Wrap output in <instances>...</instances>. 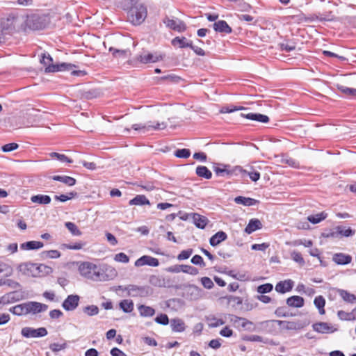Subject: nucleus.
<instances>
[{"label": "nucleus", "mask_w": 356, "mask_h": 356, "mask_svg": "<svg viewBox=\"0 0 356 356\" xmlns=\"http://www.w3.org/2000/svg\"><path fill=\"white\" fill-rule=\"evenodd\" d=\"M17 269L19 271L26 275H31L32 277H37L36 264L32 262H25L20 264Z\"/></svg>", "instance_id": "2eb2a0df"}, {"label": "nucleus", "mask_w": 356, "mask_h": 356, "mask_svg": "<svg viewBox=\"0 0 356 356\" xmlns=\"http://www.w3.org/2000/svg\"><path fill=\"white\" fill-rule=\"evenodd\" d=\"M65 225L73 236L81 235L82 232L79 230L78 227L74 222H65Z\"/></svg>", "instance_id": "603ef678"}, {"label": "nucleus", "mask_w": 356, "mask_h": 356, "mask_svg": "<svg viewBox=\"0 0 356 356\" xmlns=\"http://www.w3.org/2000/svg\"><path fill=\"white\" fill-rule=\"evenodd\" d=\"M248 170H244L241 166L236 165L232 168H229L227 172V177L230 178L233 176L240 177L241 179H244L247 177Z\"/></svg>", "instance_id": "a878e982"}, {"label": "nucleus", "mask_w": 356, "mask_h": 356, "mask_svg": "<svg viewBox=\"0 0 356 356\" xmlns=\"http://www.w3.org/2000/svg\"><path fill=\"white\" fill-rule=\"evenodd\" d=\"M313 330L318 333H333L337 331V328H334L330 324L326 322H317L312 325Z\"/></svg>", "instance_id": "f3484780"}, {"label": "nucleus", "mask_w": 356, "mask_h": 356, "mask_svg": "<svg viewBox=\"0 0 356 356\" xmlns=\"http://www.w3.org/2000/svg\"><path fill=\"white\" fill-rule=\"evenodd\" d=\"M273 286L270 283L261 284L257 287V292L260 294H265L272 291Z\"/></svg>", "instance_id": "4d7b16f0"}, {"label": "nucleus", "mask_w": 356, "mask_h": 356, "mask_svg": "<svg viewBox=\"0 0 356 356\" xmlns=\"http://www.w3.org/2000/svg\"><path fill=\"white\" fill-rule=\"evenodd\" d=\"M330 290L337 292L341 297V298L346 302L352 304L356 302V296L355 294L349 293L346 290L337 289L334 287H331Z\"/></svg>", "instance_id": "aec40b11"}, {"label": "nucleus", "mask_w": 356, "mask_h": 356, "mask_svg": "<svg viewBox=\"0 0 356 356\" xmlns=\"http://www.w3.org/2000/svg\"><path fill=\"white\" fill-rule=\"evenodd\" d=\"M171 44L174 47L178 46L179 48L181 49L186 47L191 48L193 42L191 40H188L184 36H177L172 40Z\"/></svg>", "instance_id": "b1692460"}, {"label": "nucleus", "mask_w": 356, "mask_h": 356, "mask_svg": "<svg viewBox=\"0 0 356 356\" xmlns=\"http://www.w3.org/2000/svg\"><path fill=\"white\" fill-rule=\"evenodd\" d=\"M337 89L348 97L356 99V88H348L342 85H337Z\"/></svg>", "instance_id": "ea45409f"}, {"label": "nucleus", "mask_w": 356, "mask_h": 356, "mask_svg": "<svg viewBox=\"0 0 356 356\" xmlns=\"http://www.w3.org/2000/svg\"><path fill=\"white\" fill-rule=\"evenodd\" d=\"M332 260L337 265H346L351 262L352 257L344 253H335L332 257Z\"/></svg>", "instance_id": "4be33fe9"}, {"label": "nucleus", "mask_w": 356, "mask_h": 356, "mask_svg": "<svg viewBox=\"0 0 356 356\" xmlns=\"http://www.w3.org/2000/svg\"><path fill=\"white\" fill-rule=\"evenodd\" d=\"M37 268V277H42L52 273L53 269L51 267L47 266L43 264H36Z\"/></svg>", "instance_id": "37998d69"}, {"label": "nucleus", "mask_w": 356, "mask_h": 356, "mask_svg": "<svg viewBox=\"0 0 356 356\" xmlns=\"http://www.w3.org/2000/svg\"><path fill=\"white\" fill-rule=\"evenodd\" d=\"M247 176H249L250 179L254 182L257 181L260 179V173L258 171L254 170L252 166L250 168V170H248Z\"/></svg>", "instance_id": "338daca9"}, {"label": "nucleus", "mask_w": 356, "mask_h": 356, "mask_svg": "<svg viewBox=\"0 0 356 356\" xmlns=\"http://www.w3.org/2000/svg\"><path fill=\"white\" fill-rule=\"evenodd\" d=\"M147 15L145 5L137 1H130V8L128 10L129 20L135 25H139L144 22Z\"/></svg>", "instance_id": "f257e3e1"}, {"label": "nucleus", "mask_w": 356, "mask_h": 356, "mask_svg": "<svg viewBox=\"0 0 356 356\" xmlns=\"http://www.w3.org/2000/svg\"><path fill=\"white\" fill-rule=\"evenodd\" d=\"M154 321L156 323L167 325L169 323V318L167 314H160L155 318Z\"/></svg>", "instance_id": "052dcab7"}, {"label": "nucleus", "mask_w": 356, "mask_h": 356, "mask_svg": "<svg viewBox=\"0 0 356 356\" xmlns=\"http://www.w3.org/2000/svg\"><path fill=\"white\" fill-rule=\"evenodd\" d=\"M145 265L156 267L159 265V261L158 259L149 255H143L135 261V266L136 267H140Z\"/></svg>", "instance_id": "dca6fc26"}, {"label": "nucleus", "mask_w": 356, "mask_h": 356, "mask_svg": "<svg viewBox=\"0 0 356 356\" xmlns=\"http://www.w3.org/2000/svg\"><path fill=\"white\" fill-rule=\"evenodd\" d=\"M213 29L216 32L220 33H225V34H229L232 33V29L229 26V24L227 23L225 20H218L214 22V24L212 25Z\"/></svg>", "instance_id": "a211bd4d"}, {"label": "nucleus", "mask_w": 356, "mask_h": 356, "mask_svg": "<svg viewBox=\"0 0 356 356\" xmlns=\"http://www.w3.org/2000/svg\"><path fill=\"white\" fill-rule=\"evenodd\" d=\"M234 201L236 204L248 207L254 206L259 203V201L257 200L244 196H237L234 198Z\"/></svg>", "instance_id": "cd10ccee"}, {"label": "nucleus", "mask_w": 356, "mask_h": 356, "mask_svg": "<svg viewBox=\"0 0 356 356\" xmlns=\"http://www.w3.org/2000/svg\"><path fill=\"white\" fill-rule=\"evenodd\" d=\"M337 316H338L339 318L341 321H353V318H352L353 315H352L351 312H346L343 310H339L337 312Z\"/></svg>", "instance_id": "69168bd1"}, {"label": "nucleus", "mask_w": 356, "mask_h": 356, "mask_svg": "<svg viewBox=\"0 0 356 356\" xmlns=\"http://www.w3.org/2000/svg\"><path fill=\"white\" fill-rule=\"evenodd\" d=\"M191 261L194 265H197V266H200L201 267H205L206 266V264L204 261L203 258L200 255H198V254L194 255L192 257Z\"/></svg>", "instance_id": "774afa93"}, {"label": "nucleus", "mask_w": 356, "mask_h": 356, "mask_svg": "<svg viewBox=\"0 0 356 356\" xmlns=\"http://www.w3.org/2000/svg\"><path fill=\"white\" fill-rule=\"evenodd\" d=\"M262 228L261 221L257 218H252L249 220L248 225L245 228V232L250 234L256 230Z\"/></svg>", "instance_id": "bb28decb"}, {"label": "nucleus", "mask_w": 356, "mask_h": 356, "mask_svg": "<svg viewBox=\"0 0 356 356\" xmlns=\"http://www.w3.org/2000/svg\"><path fill=\"white\" fill-rule=\"evenodd\" d=\"M163 22L169 29L178 32H184L187 29L186 24L182 20L179 19L175 20L170 19L168 16H165L163 19Z\"/></svg>", "instance_id": "9d476101"}, {"label": "nucleus", "mask_w": 356, "mask_h": 356, "mask_svg": "<svg viewBox=\"0 0 356 356\" xmlns=\"http://www.w3.org/2000/svg\"><path fill=\"white\" fill-rule=\"evenodd\" d=\"M50 178L54 181H60L68 186H72L76 183V180L74 178L65 175H54Z\"/></svg>", "instance_id": "7c9ffc66"}, {"label": "nucleus", "mask_w": 356, "mask_h": 356, "mask_svg": "<svg viewBox=\"0 0 356 356\" xmlns=\"http://www.w3.org/2000/svg\"><path fill=\"white\" fill-rule=\"evenodd\" d=\"M227 238V234L223 231H218L209 238L211 246L216 247Z\"/></svg>", "instance_id": "5701e85b"}, {"label": "nucleus", "mask_w": 356, "mask_h": 356, "mask_svg": "<svg viewBox=\"0 0 356 356\" xmlns=\"http://www.w3.org/2000/svg\"><path fill=\"white\" fill-rule=\"evenodd\" d=\"M240 115L248 120L257 121L261 123H268L270 120L268 116L257 113L248 112V114H240Z\"/></svg>", "instance_id": "412c9836"}, {"label": "nucleus", "mask_w": 356, "mask_h": 356, "mask_svg": "<svg viewBox=\"0 0 356 356\" xmlns=\"http://www.w3.org/2000/svg\"><path fill=\"white\" fill-rule=\"evenodd\" d=\"M50 156L52 158H56L58 160L63 163H72V160L66 156L65 154H59L57 152H51L50 153Z\"/></svg>", "instance_id": "bf43d9fd"}, {"label": "nucleus", "mask_w": 356, "mask_h": 356, "mask_svg": "<svg viewBox=\"0 0 356 356\" xmlns=\"http://www.w3.org/2000/svg\"><path fill=\"white\" fill-rule=\"evenodd\" d=\"M134 302L130 299L122 300L119 303V307L124 313H130L134 310Z\"/></svg>", "instance_id": "79ce46f5"}, {"label": "nucleus", "mask_w": 356, "mask_h": 356, "mask_svg": "<svg viewBox=\"0 0 356 356\" xmlns=\"http://www.w3.org/2000/svg\"><path fill=\"white\" fill-rule=\"evenodd\" d=\"M44 243L41 241H29L20 245V248L23 250H33L42 248Z\"/></svg>", "instance_id": "c85d7f7f"}, {"label": "nucleus", "mask_w": 356, "mask_h": 356, "mask_svg": "<svg viewBox=\"0 0 356 356\" xmlns=\"http://www.w3.org/2000/svg\"><path fill=\"white\" fill-rule=\"evenodd\" d=\"M309 320H297L295 321H286L280 320H268L259 323L262 327H273L275 323L280 325L282 330H299L303 329L309 324Z\"/></svg>", "instance_id": "f03ea898"}, {"label": "nucleus", "mask_w": 356, "mask_h": 356, "mask_svg": "<svg viewBox=\"0 0 356 356\" xmlns=\"http://www.w3.org/2000/svg\"><path fill=\"white\" fill-rule=\"evenodd\" d=\"M294 282L291 280L280 281L275 285V291L280 293L291 291L293 287Z\"/></svg>", "instance_id": "6ab92c4d"}, {"label": "nucleus", "mask_w": 356, "mask_h": 356, "mask_svg": "<svg viewBox=\"0 0 356 356\" xmlns=\"http://www.w3.org/2000/svg\"><path fill=\"white\" fill-rule=\"evenodd\" d=\"M75 67L76 66L74 65L67 63L48 64V66L45 68L44 72L46 73H51L57 72L70 71Z\"/></svg>", "instance_id": "ddd939ff"}, {"label": "nucleus", "mask_w": 356, "mask_h": 356, "mask_svg": "<svg viewBox=\"0 0 356 356\" xmlns=\"http://www.w3.org/2000/svg\"><path fill=\"white\" fill-rule=\"evenodd\" d=\"M314 304L315 307L318 309L319 314L323 315L325 314V300L322 296H316L314 298Z\"/></svg>", "instance_id": "49530a36"}, {"label": "nucleus", "mask_w": 356, "mask_h": 356, "mask_svg": "<svg viewBox=\"0 0 356 356\" xmlns=\"http://www.w3.org/2000/svg\"><path fill=\"white\" fill-rule=\"evenodd\" d=\"M9 312L16 316H22L23 314H29L27 303L24 302L22 304L15 305L13 307H10L9 309Z\"/></svg>", "instance_id": "2f4dec72"}, {"label": "nucleus", "mask_w": 356, "mask_h": 356, "mask_svg": "<svg viewBox=\"0 0 356 356\" xmlns=\"http://www.w3.org/2000/svg\"><path fill=\"white\" fill-rule=\"evenodd\" d=\"M327 216V213L325 211H322L317 214L310 215L307 217V220L312 224H317L325 220Z\"/></svg>", "instance_id": "a18cd8bd"}, {"label": "nucleus", "mask_w": 356, "mask_h": 356, "mask_svg": "<svg viewBox=\"0 0 356 356\" xmlns=\"http://www.w3.org/2000/svg\"><path fill=\"white\" fill-rule=\"evenodd\" d=\"M83 311L87 315L92 316L97 315L99 313V308L96 305H88L83 307Z\"/></svg>", "instance_id": "13d9d810"}, {"label": "nucleus", "mask_w": 356, "mask_h": 356, "mask_svg": "<svg viewBox=\"0 0 356 356\" xmlns=\"http://www.w3.org/2000/svg\"><path fill=\"white\" fill-rule=\"evenodd\" d=\"M14 29L15 27L10 19H0V44L6 42Z\"/></svg>", "instance_id": "0eeeda50"}, {"label": "nucleus", "mask_w": 356, "mask_h": 356, "mask_svg": "<svg viewBox=\"0 0 356 356\" xmlns=\"http://www.w3.org/2000/svg\"><path fill=\"white\" fill-rule=\"evenodd\" d=\"M174 154L177 158L187 159L191 155V150L186 148L178 149L175 152Z\"/></svg>", "instance_id": "6e6d98bb"}, {"label": "nucleus", "mask_w": 356, "mask_h": 356, "mask_svg": "<svg viewBox=\"0 0 356 356\" xmlns=\"http://www.w3.org/2000/svg\"><path fill=\"white\" fill-rule=\"evenodd\" d=\"M29 313L37 314L40 312L41 303L38 302H27Z\"/></svg>", "instance_id": "3c124183"}, {"label": "nucleus", "mask_w": 356, "mask_h": 356, "mask_svg": "<svg viewBox=\"0 0 356 356\" xmlns=\"http://www.w3.org/2000/svg\"><path fill=\"white\" fill-rule=\"evenodd\" d=\"M49 22L47 15L33 14L28 15L25 21V28L33 31L44 29Z\"/></svg>", "instance_id": "7ed1b4c3"}, {"label": "nucleus", "mask_w": 356, "mask_h": 356, "mask_svg": "<svg viewBox=\"0 0 356 356\" xmlns=\"http://www.w3.org/2000/svg\"><path fill=\"white\" fill-rule=\"evenodd\" d=\"M101 95L102 92L99 89H90L83 91L81 97L86 99H92L99 97Z\"/></svg>", "instance_id": "c03bdc74"}, {"label": "nucleus", "mask_w": 356, "mask_h": 356, "mask_svg": "<svg viewBox=\"0 0 356 356\" xmlns=\"http://www.w3.org/2000/svg\"><path fill=\"white\" fill-rule=\"evenodd\" d=\"M243 341H257V342H263L264 343H267L268 339H264L262 337L259 335H245L242 337Z\"/></svg>", "instance_id": "8fccbe9b"}, {"label": "nucleus", "mask_w": 356, "mask_h": 356, "mask_svg": "<svg viewBox=\"0 0 356 356\" xmlns=\"http://www.w3.org/2000/svg\"><path fill=\"white\" fill-rule=\"evenodd\" d=\"M80 296L76 294H71L62 302V307L67 312L75 310L79 306Z\"/></svg>", "instance_id": "9b49d317"}, {"label": "nucleus", "mask_w": 356, "mask_h": 356, "mask_svg": "<svg viewBox=\"0 0 356 356\" xmlns=\"http://www.w3.org/2000/svg\"><path fill=\"white\" fill-rule=\"evenodd\" d=\"M335 229L337 231L338 237L344 236V237H350L355 234V230L351 229L350 227L346 228L343 226H337Z\"/></svg>", "instance_id": "a19ab883"}, {"label": "nucleus", "mask_w": 356, "mask_h": 356, "mask_svg": "<svg viewBox=\"0 0 356 356\" xmlns=\"http://www.w3.org/2000/svg\"><path fill=\"white\" fill-rule=\"evenodd\" d=\"M97 266L90 262L84 261L79 266V271L82 276L92 280H102L101 274L97 270Z\"/></svg>", "instance_id": "20e7f679"}, {"label": "nucleus", "mask_w": 356, "mask_h": 356, "mask_svg": "<svg viewBox=\"0 0 356 356\" xmlns=\"http://www.w3.org/2000/svg\"><path fill=\"white\" fill-rule=\"evenodd\" d=\"M193 252V250L192 248H188L187 250H182L178 255L177 259L179 261L185 260L188 259Z\"/></svg>", "instance_id": "e2e57ef3"}, {"label": "nucleus", "mask_w": 356, "mask_h": 356, "mask_svg": "<svg viewBox=\"0 0 356 356\" xmlns=\"http://www.w3.org/2000/svg\"><path fill=\"white\" fill-rule=\"evenodd\" d=\"M0 273H3L6 277H9L13 273V268L10 265L0 261Z\"/></svg>", "instance_id": "864d4df0"}, {"label": "nucleus", "mask_w": 356, "mask_h": 356, "mask_svg": "<svg viewBox=\"0 0 356 356\" xmlns=\"http://www.w3.org/2000/svg\"><path fill=\"white\" fill-rule=\"evenodd\" d=\"M302 17L301 19H304L306 22H313L314 21H331L332 20V18L326 17H322L319 16L317 14H311L309 15H305V14L301 15Z\"/></svg>", "instance_id": "e433bc0d"}, {"label": "nucleus", "mask_w": 356, "mask_h": 356, "mask_svg": "<svg viewBox=\"0 0 356 356\" xmlns=\"http://www.w3.org/2000/svg\"><path fill=\"white\" fill-rule=\"evenodd\" d=\"M129 205H150L149 200L144 195H137L129 202Z\"/></svg>", "instance_id": "c9c22d12"}, {"label": "nucleus", "mask_w": 356, "mask_h": 356, "mask_svg": "<svg viewBox=\"0 0 356 356\" xmlns=\"http://www.w3.org/2000/svg\"><path fill=\"white\" fill-rule=\"evenodd\" d=\"M275 314L277 317H289L294 316V314H293L292 313H289V312L286 311V307H277L275 311Z\"/></svg>", "instance_id": "5fc2aeb1"}, {"label": "nucleus", "mask_w": 356, "mask_h": 356, "mask_svg": "<svg viewBox=\"0 0 356 356\" xmlns=\"http://www.w3.org/2000/svg\"><path fill=\"white\" fill-rule=\"evenodd\" d=\"M182 272L184 273L190 274L191 275H197L199 273V270L197 268L185 264H184Z\"/></svg>", "instance_id": "0e129e2a"}, {"label": "nucleus", "mask_w": 356, "mask_h": 356, "mask_svg": "<svg viewBox=\"0 0 356 356\" xmlns=\"http://www.w3.org/2000/svg\"><path fill=\"white\" fill-rule=\"evenodd\" d=\"M48 332L45 327L35 329L31 327H24L21 330V334L26 338H38L47 335Z\"/></svg>", "instance_id": "6e6552de"}, {"label": "nucleus", "mask_w": 356, "mask_h": 356, "mask_svg": "<svg viewBox=\"0 0 356 356\" xmlns=\"http://www.w3.org/2000/svg\"><path fill=\"white\" fill-rule=\"evenodd\" d=\"M149 282L152 286L159 288L169 287L171 285L170 279H166L162 275H151L149 278Z\"/></svg>", "instance_id": "4468645a"}, {"label": "nucleus", "mask_w": 356, "mask_h": 356, "mask_svg": "<svg viewBox=\"0 0 356 356\" xmlns=\"http://www.w3.org/2000/svg\"><path fill=\"white\" fill-rule=\"evenodd\" d=\"M292 259L299 264L300 266H302L305 265V261L302 254L296 251H293L291 254Z\"/></svg>", "instance_id": "680f3d73"}, {"label": "nucleus", "mask_w": 356, "mask_h": 356, "mask_svg": "<svg viewBox=\"0 0 356 356\" xmlns=\"http://www.w3.org/2000/svg\"><path fill=\"white\" fill-rule=\"evenodd\" d=\"M286 303L289 307L300 308L304 306L305 300L301 296H292L286 299Z\"/></svg>", "instance_id": "393cba45"}, {"label": "nucleus", "mask_w": 356, "mask_h": 356, "mask_svg": "<svg viewBox=\"0 0 356 356\" xmlns=\"http://www.w3.org/2000/svg\"><path fill=\"white\" fill-rule=\"evenodd\" d=\"M127 296L129 297L146 298L153 294V289L147 285L129 284L127 286Z\"/></svg>", "instance_id": "39448f33"}, {"label": "nucleus", "mask_w": 356, "mask_h": 356, "mask_svg": "<svg viewBox=\"0 0 356 356\" xmlns=\"http://www.w3.org/2000/svg\"><path fill=\"white\" fill-rule=\"evenodd\" d=\"M196 175L202 178L210 179L212 177V172L204 165H198L195 169Z\"/></svg>", "instance_id": "473e14b6"}, {"label": "nucleus", "mask_w": 356, "mask_h": 356, "mask_svg": "<svg viewBox=\"0 0 356 356\" xmlns=\"http://www.w3.org/2000/svg\"><path fill=\"white\" fill-rule=\"evenodd\" d=\"M165 55H163L158 52H155L153 54L148 51H144L143 54L137 56V60L140 61L141 63L147 64L161 60L163 59Z\"/></svg>", "instance_id": "1a4fd4ad"}, {"label": "nucleus", "mask_w": 356, "mask_h": 356, "mask_svg": "<svg viewBox=\"0 0 356 356\" xmlns=\"http://www.w3.org/2000/svg\"><path fill=\"white\" fill-rule=\"evenodd\" d=\"M248 108H244L243 106H234L232 104L222 106L220 110V113H229L236 111H247Z\"/></svg>", "instance_id": "09e8293b"}, {"label": "nucleus", "mask_w": 356, "mask_h": 356, "mask_svg": "<svg viewBox=\"0 0 356 356\" xmlns=\"http://www.w3.org/2000/svg\"><path fill=\"white\" fill-rule=\"evenodd\" d=\"M172 330L175 332H181L186 330L184 321L179 318H172L170 321Z\"/></svg>", "instance_id": "c756f323"}, {"label": "nucleus", "mask_w": 356, "mask_h": 356, "mask_svg": "<svg viewBox=\"0 0 356 356\" xmlns=\"http://www.w3.org/2000/svg\"><path fill=\"white\" fill-rule=\"evenodd\" d=\"M140 315L143 317H151L155 314V309L149 306L140 305L138 306Z\"/></svg>", "instance_id": "4c0bfd02"}, {"label": "nucleus", "mask_w": 356, "mask_h": 356, "mask_svg": "<svg viewBox=\"0 0 356 356\" xmlns=\"http://www.w3.org/2000/svg\"><path fill=\"white\" fill-rule=\"evenodd\" d=\"M108 50L110 52H112L113 56L115 58H125L130 54V51L129 49H118L111 47Z\"/></svg>", "instance_id": "de8ad7c7"}, {"label": "nucleus", "mask_w": 356, "mask_h": 356, "mask_svg": "<svg viewBox=\"0 0 356 356\" xmlns=\"http://www.w3.org/2000/svg\"><path fill=\"white\" fill-rule=\"evenodd\" d=\"M230 168V165L227 164L216 163L213 166V170L217 176L227 177V172Z\"/></svg>", "instance_id": "f704fd0d"}, {"label": "nucleus", "mask_w": 356, "mask_h": 356, "mask_svg": "<svg viewBox=\"0 0 356 356\" xmlns=\"http://www.w3.org/2000/svg\"><path fill=\"white\" fill-rule=\"evenodd\" d=\"M193 222L197 228L204 229L207 225L208 219L200 214L192 213Z\"/></svg>", "instance_id": "72a5a7b5"}, {"label": "nucleus", "mask_w": 356, "mask_h": 356, "mask_svg": "<svg viewBox=\"0 0 356 356\" xmlns=\"http://www.w3.org/2000/svg\"><path fill=\"white\" fill-rule=\"evenodd\" d=\"M232 321H233L234 323H236L238 322L241 321V327L244 328L245 330L250 331V332H254V331H258L261 329H264V327H262L259 324V327H257L256 325H254L252 321L242 317H238L236 316H233V318H232ZM267 327H265L266 329Z\"/></svg>", "instance_id": "f8f14e48"}, {"label": "nucleus", "mask_w": 356, "mask_h": 356, "mask_svg": "<svg viewBox=\"0 0 356 356\" xmlns=\"http://www.w3.org/2000/svg\"><path fill=\"white\" fill-rule=\"evenodd\" d=\"M31 200L33 203H38L40 204H48L51 202V197L47 195H35L31 197Z\"/></svg>", "instance_id": "58836bf2"}, {"label": "nucleus", "mask_w": 356, "mask_h": 356, "mask_svg": "<svg viewBox=\"0 0 356 356\" xmlns=\"http://www.w3.org/2000/svg\"><path fill=\"white\" fill-rule=\"evenodd\" d=\"M167 124L165 122H147V123L142 124H134L131 126V129L135 131H138L141 134H146L151 130H161L166 128Z\"/></svg>", "instance_id": "423d86ee"}]
</instances>
